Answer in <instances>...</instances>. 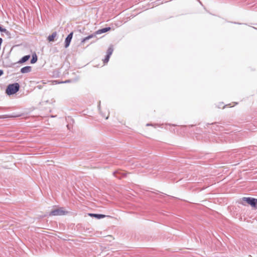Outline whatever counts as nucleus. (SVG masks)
<instances>
[{
    "label": "nucleus",
    "instance_id": "obj_1",
    "mask_svg": "<svg viewBox=\"0 0 257 257\" xmlns=\"http://www.w3.org/2000/svg\"><path fill=\"white\" fill-rule=\"evenodd\" d=\"M68 213V211L64 207H57L52 209L49 214V216H62Z\"/></svg>",
    "mask_w": 257,
    "mask_h": 257
},
{
    "label": "nucleus",
    "instance_id": "obj_2",
    "mask_svg": "<svg viewBox=\"0 0 257 257\" xmlns=\"http://www.w3.org/2000/svg\"><path fill=\"white\" fill-rule=\"evenodd\" d=\"M20 88V85L18 83L10 84L6 89V93L8 95H12L18 92Z\"/></svg>",
    "mask_w": 257,
    "mask_h": 257
},
{
    "label": "nucleus",
    "instance_id": "obj_3",
    "mask_svg": "<svg viewBox=\"0 0 257 257\" xmlns=\"http://www.w3.org/2000/svg\"><path fill=\"white\" fill-rule=\"evenodd\" d=\"M245 202L252 207L257 208V199L251 197H243L242 198V204Z\"/></svg>",
    "mask_w": 257,
    "mask_h": 257
},
{
    "label": "nucleus",
    "instance_id": "obj_4",
    "mask_svg": "<svg viewBox=\"0 0 257 257\" xmlns=\"http://www.w3.org/2000/svg\"><path fill=\"white\" fill-rule=\"evenodd\" d=\"M114 175L118 178H121L122 177H124L126 175V173L122 170H117L113 173Z\"/></svg>",
    "mask_w": 257,
    "mask_h": 257
},
{
    "label": "nucleus",
    "instance_id": "obj_5",
    "mask_svg": "<svg viewBox=\"0 0 257 257\" xmlns=\"http://www.w3.org/2000/svg\"><path fill=\"white\" fill-rule=\"evenodd\" d=\"M73 36V33H70L66 37L65 41V48H67L71 41L72 38Z\"/></svg>",
    "mask_w": 257,
    "mask_h": 257
},
{
    "label": "nucleus",
    "instance_id": "obj_6",
    "mask_svg": "<svg viewBox=\"0 0 257 257\" xmlns=\"http://www.w3.org/2000/svg\"><path fill=\"white\" fill-rule=\"evenodd\" d=\"M31 66H25L21 68V72L22 73H29L31 71Z\"/></svg>",
    "mask_w": 257,
    "mask_h": 257
},
{
    "label": "nucleus",
    "instance_id": "obj_7",
    "mask_svg": "<svg viewBox=\"0 0 257 257\" xmlns=\"http://www.w3.org/2000/svg\"><path fill=\"white\" fill-rule=\"evenodd\" d=\"M110 30V27H106L101 29H99L96 31V34H101L103 33H105Z\"/></svg>",
    "mask_w": 257,
    "mask_h": 257
},
{
    "label": "nucleus",
    "instance_id": "obj_8",
    "mask_svg": "<svg viewBox=\"0 0 257 257\" xmlns=\"http://www.w3.org/2000/svg\"><path fill=\"white\" fill-rule=\"evenodd\" d=\"M88 215L91 217H94L96 218L99 219L100 218H102L105 217V215L103 214H93V213H89Z\"/></svg>",
    "mask_w": 257,
    "mask_h": 257
},
{
    "label": "nucleus",
    "instance_id": "obj_9",
    "mask_svg": "<svg viewBox=\"0 0 257 257\" xmlns=\"http://www.w3.org/2000/svg\"><path fill=\"white\" fill-rule=\"evenodd\" d=\"M57 34L56 32H53L51 35L48 37V40L49 42H53L55 38L57 37Z\"/></svg>",
    "mask_w": 257,
    "mask_h": 257
},
{
    "label": "nucleus",
    "instance_id": "obj_10",
    "mask_svg": "<svg viewBox=\"0 0 257 257\" xmlns=\"http://www.w3.org/2000/svg\"><path fill=\"white\" fill-rule=\"evenodd\" d=\"M96 35H97V34H96V32H95L94 33H93V34H92L91 35H90L86 37L85 38H84L82 40V42L83 43V42H85V41H87V40H89V39H91L92 38L95 37Z\"/></svg>",
    "mask_w": 257,
    "mask_h": 257
},
{
    "label": "nucleus",
    "instance_id": "obj_11",
    "mask_svg": "<svg viewBox=\"0 0 257 257\" xmlns=\"http://www.w3.org/2000/svg\"><path fill=\"white\" fill-rule=\"evenodd\" d=\"M30 58V55H26L22 58V59L19 61L20 63H23L28 61Z\"/></svg>",
    "mask_w": 257,
    "mask_h": 257
},
{
    "label": "nucleus",
    "instance_id": "obj_12",
    "mask_svg": "<svg viewBox=\"0 0 257 257\" xmlns=\"http://www.w3.org/2000/svg\"><path fill=\"white\" fill-rule=\"evenodd\" d=\"M113 51V49L112 46H110L107 49V55H108L109 56H111Z\"/></svg>",
    "mask_w": 257,
    "mask_h": 257
},
{
    "label": "nucleus",
    "instance_id": "obj_13",
    "mask_svg": "<svg viewBox=\"0 0 257 257\" xmlns=\"http://www.w3.org/2000/svg\"><path fill=\"white\" fill-rule=\"evenodd\" d=\"M37 61V56L36 54H33L32 56V59L31 60V63L32 64H34L36 63Z\"/></svg>",
    "mask_w": 257,
    "mask_h": 257
},
{
    "label": "nucleus",
    "instance_id": "obj_14",
    "mask_svg": "<svg viewBox=\"0 0 257 257\" xmlns=\"http://www.w3.org/2000/svg\"><path fill=\"white\" fill-rule=\"evenodd\" d=\"M110 57V56L106 55L105 59L103 60L104 63H106L108 62Z\"/></svg>",
    "mask_w": 257,
    "mask_h": 257
},
{
    "label": "nucleus",
    "instance_id": "obj_15",
    "mask_svg": "<svg viewBox=\"0 0 257 257\" xmlns=\"http://www.w3.org/2000/svg\"><path fill=\"white\" fill-rule=\"evenodd\" d=\"M6 29L3 28L2 27H0V31L2 32H5L6 31Z\"/></svg>",
    "mask_w": 257,
    "mask_h": 257
},
{
    "label": "nucleus",
    "instance_id": "obj_16",
    "mask_svg": "<svg viewBox=\"0 0 257 257\" xmlns=\"http://www.w3.org/2000/svg\"><path fill=\"white\" fill-rule=\"evenodd\" d=\"M4 74V71L2 70H0V76H1Z\"/></svg>",
    "mask_w": 257,
    "mask_h": 257
},
{
    "label": "nucleus",
    "instance_id": "obj_17",
    "mask_svg": "<svg viewBox=\"0 0 257 257\" xmlns=\"http://www.w3.org/2000/svg\"><path fill=\"white\" fill-rule=\"evenodd\" d=\"M147 125H148H148H152V124H149V123H148V124H147Z\"/></svg>",
    "mask_w": 257,
    "mask_h": 257
},
{
    "label": "nucleus",
    "instance_id": "obj_18",
    "mask_svg": "<svg viewBox=\"0 0 257 257\" xmlns=\"http://www.w3.org/2000/svg\"><path fill=\"white\" fill-rule=\"evenodd\" d=\"M69 82V81H66L64 82V83H66V82Z\"/></svg>",
    "mask_w": 257,
    "mask_h": 257
},
{
    "label": "nucleus",
    "instance_id": "obj_19",
    "mask_svg": "<svg viewBox=\"0 0 257 257\" xmlns=\"http://www.w3.org/2000/svg\"><path fill=\"white\" fill-rule=\"evenodd\" d=\"M99 105H100V102H99ZM98 107H99V106H98Z\"/></svg>",
    "mask_w": 257,
    "mask_h": 257
}]
</instances>
